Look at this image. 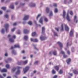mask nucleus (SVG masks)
Instances as JSON below:
<instances>
[{
    "label": "nucleus",
    "instance_id": "f257e3e1",
    "mask_svg": "<svg viewBox=\"0 0 78 78\" xmlns=\"http://www.w3.org/2000/svg\"><path fill=\"white\" fill-rule=\"evenodd\" d=\"M64 27H65V28L66 31H69V28L67 25L66 24H62L61 25V31H64Z\"/></svg>",
    "mask_w": 78,
    "mask_h": 78
},
{
    "label": "nucleus",
    "instance_id": "f03ea898",
    "mask_svg": "<svg viewBox=\"0 0 78 78\" xmlns=\"http://www.w3.org/2000/svg\"><path fill=\"white\" fill-rule=\"evenodd\" d=\"M21 63H22L24 65H25V64H27L28 63V61L26 60L22 62L21 61L18 62L17 64L18 65H21Z\"/></svg>",
    "mask_w": 78,
    "mask_h": 78
},
{
    "label": "nucleus",
    "instance_id": "7ed1b4c3",
    "mask_svg": "<svg viewBox=\"0 0 78 78\" xmlns=\"http://www.w3.org/2000/svg\"><path fill=\"white\" fill-rule=\"evenodd\" d=\"M16 69H22V67H20V66H17L16 68V67H14L12 69V72H13L16 70Z\"/></svg>",
    "mask_w": 78,
    "mask_h": 78
},
{
    "label": "nucleus",
    "instance_id": "20e7f679",
    "mask_svg": "<svg viewBox=\"0 0 78 78\" xmlns=\"http://www.w3.org/2000/svg\"><path fill=\"white\" fill-rule=\"evenodd\" d=\"M29 68L30 67H29V66H27L26 67L25 69H23V70L24 71V73H25L28 72V70H29Z\"/></svg>",
    "mask_w": 78,
    "mask_h": 78
},
{
    "label": "nucleus",
    "instance_id": "39448f33",
    "mask_svg": "<svg viewBox=\"0 0 78 78\" xmlns=\"http://www.w3.org/2000/svg\"><path fill=\"white\" fill-rule=\"evenodd\" d=\"M14 48H20V45L19 44H15L14 46V47L12 46L11 48V49H13Z\"/></svg>",
    "mask_w": 78,
    "mask_h": 78
},
{
    "label": "nucleus",
    "instance_id": "423d86ee",
    "mask_svg": "<svg viewBox=\"0 0 78 78\" xmlns=\"http://www.w3.org/2000/svg\"><path fill=\"white\" fill-rule=\"evenodd\" d=\"M9 27V25H8L7 24H6L4 25V27H5L6 30V32H8V27Z\"/></svg>",
    "mask_w": 78,
    "mask_h": 78
},
{
    "label": "nucleus",
    "instance_id": "0eeeda50",
    "mask_svg": "<svg viewBox=\"0 0 78 78\" xmlns=\"http://www.w3.org/2000/svg\"><path fill=\"white\" fill-rule=\"evenodd\" d=\"M44 17H42L39 20V23H41V24H42V25H43V19H44Z\"/></svg>",
    "mask_w": 78,
    "mask_h": 78
},
{
    "label": "nucleus",
    "instance_id": "6e6552de",
    "mask_svg": "<svg viewBox=\"0 0 78 78\" xmlns=\"http://www.w3.org/2000/svg\"><path fill=\"white\" fill-rule=\"evenodd\" d=\"M29 15H26L24 17L23 19V20H28L29 18Z\"/></svg>",
    "mask_w": 78,
    "mask_h": 78
},
{
    "label": "nucleus",
    "instance_id": "1a4fd4ad",
    "mask_svg": "<svg viewBox=\"0 0 78 78\" xmlns=\"http://www.w3.org/2000/svg\"><path fill=\"white\" fill-rule=\"evenodd\" d=\"M30 40L31 42H38V40H37V39L36 38H35V39L31 38Z\"/></svg>",
    "mask_w": 78,
    "mask_h": 78
},
{
    "label": "nucleus",
    "instance_id": "9d476101",
    "mask_svg": "<svg viewBox=\"0 0 78 78\" xmlns=\"http://www.w3.org/2000/svg\"><path fill=\"white\" fill-rule=\"evenodd\" d=\"M29 6H30V7H34L36 6V4L34 3H31L29 5Z\"/></svg>",
    "mask_w": 78,
    "mask_h": 78
},
{
    "label": "nucleus",
    "instance_id": "9b49d317",
    "mask_svg": "<svg viewBox=\"0 0 78 78\" xmlns=\"http://www.w3.org/2000/svg\"><path fill=\"white\" fill-rule=\"evenodd\" d=\"M57 44H58V45H59L61 48H62L63 47V45H62V43H61V42H57Z\"/></svg>",
    "mask_w": 78,
    "mask_h": 78
},
{
    "label": "nucleus",
    "instance_id": "f8f14e48",
    "mask_svg": "<svg viewBox=\"0 0 78 78\" xmlns=\"http://www.w3.org/2000/svg\"><path fill=\"white\" fill-rule=\"evenodd\" d=\"M66 19H67L68 21H70V17L69 16V13H68L67 14V16H66Z\"/></svg>",
    "mask_w": 78,
    "mask_h": 78
},
{
    "label": "nucleus",
    "instance_id": "ddd939ff",
    "mask_svg": "<svg viewBox=\"0 0 78 78\" xmlns=\"http://www.w3.org/2000/svg\"><path fill=\"white\" fill-rule=\"evenodd\" d=\"M73 35V30L72 29L71 30L70 33V36H72Z\"/></svg>",
    "mask_w": 78,
    "mask_h": 78
},
{
    "label": "nucleus",
    "instance_id": "4468645a",
    "mask_svg": "<svg viewBox=\"0 0 78 78\" xmlns=\"http://www.w3.org/2000/svg\"><path fill=\"white\" fill-rule=\"evenodd\" d=\"M12 60V59L11 58H9L7 60H5V62L6 63H8L9 62V61H11Z\"/></svg>",
    "mask_w": 78,
    "mask_h": 78
},
{
    "label": "nucleus",
    "instance_id": "2eb2a0df",
    "mask_svg": "<svg viewBox=\"0 0 78 78\" xmlns=\"http://www.w3.org/2000/svg\"><path fill=\"white\" fill-rule=\"evenodd\" d=\"M21 72L20 71V70L19 69H18L17 71L16 72V75H19L20 73Z\"/></svg>",
    "mask_w": 78,
    "mask_h": 78
},
{
    "label": "nucleus",
    "instance_id": "dca6fc26",
    "mask_svg": "<svg viewBox=\"0 0 78 78\" xmlns=\"http://www.w3.org/2000/svg\"><path fill=\"white\" fill-rule=\"evenodd\" d=\"M46 37H43L42 36H41L40 37V39L41 40V41H44V40H45V39Z\"/></svg>",
    "mask_w": 78,
    "mask_h": 78
},
{
    "label": "nucleus",
    "instance_id": "f3484780",
    "mask_svg": "<svg viewBox=\"0 0 78 78\" xmlns=\"http://www.w3.org/2000/svg\"><path fill=\"white\" fill-rule=\"evenodd\" d=\"M74 21L75 22L76 21V23H77L78 22V20H77V17H76V16H74Z\"/></svg>",
    "mask_w": 78,
    "mask_h": 78
},
{
    "label": "nucleus",
    "instance_id": "a211bd4d",
    "mask_svg": "<svg viewBox=\"0 0 78 78\" xmlns=\"http://www.w3.org/2000/svg\"><path fill=\"white\" fill-rule=\"evenodd\" d=\"M1 72H6L7 69H4L1 70Z\"/></svg>",
    "mask_w": 78,
    "mask_h": 78
},
{
    "label": "nucleus",
    "instance_id": "6ab92c4d",
    "mask_svg": "<svg viewBox=\"0 0 78 78\" xmlns=\"http://www.w3.org/2000/svg\"><path fill=\"white\" fill-rule=\"evenodd\" d=\"M5 67L7 68V69H10L11 68V67L10 66V65H9V64H7L5 65Z\"/></svg>",
    "mask_w": 78,
    "mask_h": 78
},
{
    "label": "nucleus",
    "instance_id": "aec40b11",
    "mask_svg": "<svg viewBox=\"0 0 78 78\" xmlns=\"http://www.w3.org/2000/svg\"><path fill=\"white\" fill-rule=\"evenodd\" d=\"M71 61V59L70 58H69L67 60H66V62L68 64H69L70 62Z\"/></svg>",
    "mask_w": 78,
    "mask_h": 78
},
{
    "label": "nucleus",
    "instance_id": "412c9836",
    "mask_svg": "<svg viewBox=\"0 0 78 78\" xmlns=\"http://www.w3.org/2000/svg\"><path fill=\"white\" fill-rule=\"evenodd\" d=\"M23 32L25 34H27V33H28V32H29V31L27 30H23Z\"/></svg>",
    "mask_w": 78,
    "mask_h": 78
},
{
    "label": "nucleus",
    "instance_id": "4be33fe9",
    "mask_svg": "<svg viewBox=\"0 0 78 78\" xmlns=\"http://www.w3.org/2000/svg\"><path fill=\"white\" fill-rule=\"evenodd\" d=\"M55 69L57 71H58L59 70V66H56L55 67Z\"/></svg>",
    "mask_w": 78,
    "mask_h": 78
},
{
    "label": "nucleus",
    "instance_id": "5701e85b",
    "mask_svg": "<svg viewBox=\"0 0 78 78\" xmlns=\"http://www.w3.org/2000/svg\"><path fill=\"white\" fill-rule=\"evenodd\" d=\"M24 39L26 40H28V37L27 36H25L24 37Z\"/></svg>",
    "mask_w": 78,
    "mask_h": 78
},
{
    "label": "nucleus",
    "instance_id": "b1692460",
    "mask_svg": "<svg viewBox=\"0 0 78 78\" xmlns=\"http://www.w3.org/2000/svg\"><path fill=\"white\" fill-rule=\"evenodd\" d=\"M54 32V36H58V34L56 33V32L54 31L53 30H52Z\"/></svg>",
    "mask_w": 78,
    "mask_h": 78
},
{
    "label": "nucleus",
    "instance_id": "393cba45",
    "mask_svg": "<svg viewBox=\"0 0 78 78\" xmlns=\"http://www.w3.org/2000/svg\"><path fill=\"white\" fill-rule=\"evenodd\" d=\"M9 8H11V9H14V7L13 5H11L9 6Z\"/></svg>",
    "mask_w": 78,
    "mask_h": 78
},
{
    "label": "nucleus",
    "instance_id": "a878e982",
    "mask_svg": "<svg viewBox=\"0 0 78 78\" xmlns=\"http://www.w3.org/2000/svg\"><path fill=\"white\" fill-rule=\"evenodd\" d=\"M5 31V28H3L1 30V33H4Z\"/></svg>",
    "mask_w": 78,
    "mask_h": 78
},
{
    "label": "nucleus",
    "instance_id": "bb28decb",
    "mask_svg": "<svg viewBox=\"0 0 78 78\" xmlns=\"http://www.w3.org/2000/svg\"><path fill=\"white\" fill-rule=\"evenodd\" d=\"M66 15V11H63V18H65V16Z\"/></svg>",
    "mask_w": 78,
    "mask_h": 78
},
{
    "label": "nucleus",
    "instance_id": "cd10ccee",
    "mask_svg": "<svg viewBox=\"0 0 78 78\" xmlns=\"http://www.w3.org/2000/svg\"><path fill=\"white\" fill-rule=\"evenodd\" d=\"M12 53H13V54H14V55H16L17 54L16 52L14 50H13L12 51Z\"/></svg>",
    "mask_w": 78,
    "mask_h": 78
},
{
    "label": "nucleus",
    "instance_id": "c85d7f7f",
    "mask_svg": "<svg viewBox=\"0 0 78 78\" xmlns=\"http://www.w3.org/2000/svg\"><path fill=\"white\" fill-rule=\"evenodd\" d=\"M9 40L11 42H14V40L12 38H10Z\"/></svg>",
    "mask_w": 78,
    "mask_h": 78
},
{
    "label": "nucleus",
    "instance_id": "c756f323",
    "mask_svg": "<svg viewBox=\"0 0 78 78\" xmlns=\"http://www.w3.org/2000/svg\"><path fill=\"white\" fill-rule=\"evenodd\" d=\"M36 34V32H33L32 34V35L33 36H35Z\"/></svg>",
    "mask_w": 78,
    "mask_h": 78
},
{
    "label": "nucleus",
    "instance_id": "7c9ffc66",
    "mask_svg": "<svg viewBox=\"0 0 78 78\" xmlns=\"http://www.w3.org/2000/svg\"><path fill=\"white\" fill-rule=\"evenodd\" d=\"M53 16V13L51 11L50 13L49 17H50L51 16Z\"/></svg>",
    "mask_w": 78,
    "mask_h": 78
},
{
    "label": "nucleus",
    "instance_id": "2f4dec72",
    "mask_svg": "<svg viewBox=\"0 0 78 78\" xmlns=\"http://www.w3.org/2000/svg\"><path fill=\"white\" fill-rule=\"evenodd\" d=\"M58 9L57 8H55V10H54L55 12V13L58 12Z\"/></svg>",
    "mask_w": 78,
    "mask_h": 78
},
{
    "label": "nucleus",
    "instance_id": "473e14b6",
    "mask_svg": "<svg viewBox=\"0 0 78 78\" xmlns=\"http://www.w3.org/2000/svg\"><path fill=\"white\" fill-rule=\"evenodd\" d=\"M73 72L75 74H78V71L76 70H74Z\"/></svg>",
    "mask_w": 78,
    "mask_h": 78
},
{
    "label": "nucleus",
    "instance_id": "72a5a7b5",
    "mask_svg": "<svg viewBox=\"0 0 78 78\" xmlns=\"http://www.w3.org/2000/svg\"><path fill=\"white\" fill-rule=\"evenodd\" d=\"M44 31H45V27H43L42 28V33H44Z\"/></svg>",
    "mask_w": 78,
    "mask_h": 78
},
{
    "label": "nucleus",
    "instance_id": "f704fd0d",
    "mask_svg": "<svg viewBox=\"0 0 78 78\" xmlns=\"http://www.w3.org/2000/svg\"><path fill=\"white\" fill-rule=\"evenodd\" d=\"M28 24L30 25H31L33 24V23L31 22V21H29L28 22Z\"/></svg>",
    "mask_w": 78,
    "mask_h": 78
},
{
    "label": "nucleus",
    "instance_id": "c9c22d12",
    "mask_svg": "<svg viewBox=\"0 0 78 78\" xmlns=\"http://www.w3.org/2000/svg\"><path fill=\"white\" fill-rule=\"evenodd\" d=\"M46 12L47 13H48L49 12V8H47L46 9Z\"/></svg>",
    "mask_w": 78,
    "mask_h": 78
},
{
    "label": "nucleus",
    "instance_id": "e433bc0d",
    "mask_svg": "<svg viewBox=\"0 0 78 78\" xmlns=\"http://www.w3.org/2000/svg\"><path fill=\"white\" fill-rule=\"evenodd\" d=\"M5 18H8L9 17V16L8 14H6L5 15Z\"/></svg>",
    "mask_w": 78,
    "mask_h": 78
},
{
    "label": "nucleus",
    "instance_id": "4c0bfd02",
    "mask_svg": "<svg viewBox=\"0 0 78 78\" xmlns=\"http://www.w3.org/2000/svg\"><path fill=\"white\" fill-rule=\"evenodd\" d=\"M52 73L53 74H55V73H56V71L55 70L53 69L52 71Z\"/></svg>",
    "mask_w": 78,
    "mask_h": 78
},
{
    "label": "nucleus",
    "instance_id": "58836bf2",
    "mask_svg": "<svg viewBox=\"0 0 78 78\" xmlns=\"http://www.w3.org/2000/svg\"><path fill=\"white\" fill-rule=\"evenodd\" d=\"M1 9L5 11V10L6 9V7H2Z\"/></svg>",
    "mask_w": 78,
    "mask_h": 78
},
{
    "label": "nucleus",
    "instance_id": "ea45409f",
    "mask_svg": "<svg viewBox=\"0 0 78 78\" xmlns=\"http://www.w3.org/2000/svg\"><path fill=\"white\" fill-rule=\"evenodd\" d=\"M41 16V14H39L38 15V16L37 17V19H38V18L40 17Z\"/></svg>",
    "mask_w": 78,
    "mask_h": 78
},
{
    "label": "nucleus",
    "instance_id": "a19ab883",
    "mask_svg": "<svg viewBox=\"0 0 78 78\" xmlns=\"http://www.w3.org/2000/svg\"><path fill=\"white\" fill-rule=\"evenodd\" d=\"M44 21L45 22H47L48 21V19L46 18H44Z\"/></svg>",
    "mask_w": 78,
    "mask_h": 78
},
{
    "label": "nucleus",
    "instance_id": "79ce46f5",
    "mask_svg": "<svg viewBox=\"0 0 78 78\" xmlns=\"http://www.w3.org/2000/svg\"><path fill=\"white\" fill-rule=\"evenodd\" d=\"M53 54L54 55H56L57 53H56V51H55L53 52Z\"/></svg>",
    "mask_w": 78,
    "mask_h": 78
},
{
    "label": "nucleus",
    "instance_id": "37998d69",
    "mask_svg": "<svg viewBox=\"0 0 78 78\" xmlns=\"http://www.w3.org/2000/svg\"><path fill=\"white\" fill-rule=\"evenodd\" d=\"M63 57L65 58H67V55H66L64 54L63 55Z\"/></svg>",
    "mask_w": 78,
    "mask_h": 78
},
{
    "label": "nucleus",
    "instance_id": "c03bdc74",
    "mask_svg": "<svg viewBox=\"0 0 78 78\" xmlns=\"http://www.w3.org/2000/svg\"><path fill=\"white\" fill-rule=\"evenodd\" d=\"M39 63V61H36L35 62L34 64H37Z\"/></svg>",
    "mask_w": 78,
    "mask_h": 78
},
{
    "label": "nucleus",
    "instance_id": "a18cd8bd",
    "mask_svg": "<svg viewBox=\"0 0 78 78\" xmlns=\"http://www.w3.org/2000/svg\"><path fill=\"white\" fill-rule=\"evenodd\" d=\"M59 73H60V74H62V70H60L59 72Z\"/></svg>",
    "mask_w": 78,
    "mask_h": 78
},
{
    "label": "nucleus",
    "instance_id": "49530a36",
    "mask_svg": "<svg viewBox=\"0 0 78 78\" xmlns=\"http://www.w3.org/2000/svg\"><path fill=\"white\" fill-rule=\"evenodd\" d=\"M16 28L14 27L11 30L12 31H14L16 30Z\"/></svg>",
    "mask_w": 78,
    "mask_h": 78
},
{
    "label": "nucleus",
    "instance_id": "de8ad7c7",
    "mask_svg": "<svg viewBox=\"0 0 78 78\" xmlns=\"http://www.w3.org/2000/svg\"><path fill=\"white\" fill-rule=\"evenodd\" d=\"M61 53L63 55H64V54H65V52H64V51H61Z\"/></svg>",
    "mask_w": 78,
    "mask_h": 78
},
{
    "label": "nucleus",
    "instance_id": "09e8293b",
    "mask_svg": "<svg viewBox=\"0 0 78 78\" xmlns=\"http://www.w3.org/2000/svg\"><path fill=\"white\" fill-rule=\"evenodd\" d=\"M5 55V56H8V53L6 52Z\"/></svg>",
    "mask_w": 78,
    "mask_h": 78
},
{
    "label": "nucleus",
    "instance_id": "8fccbe9b",
    "mask_svg": "<svg viewBox=\"0 0 78 78\" xmlns=\"http://www.w3.org/2000/svg\"><path fill=\"white\" fill-rule=\"evenodd\" d=\"M25 3H21L20 4V5L21 6H23V5H25Z\"/></svg>",
    "mask_w": 78,
    "mask_h": 78
},
{
    "label": "nucleus",
    "instance_id": "3c124183",
    "mask_svg": "<svg viewBox=\"0 0 78 78\" xmlns=\"http://www.w3.org/2000/svg\"><path fill=\"white\" fill-rule=\"evenodd\" d=\"M70 15H73V12H72V11H71L70 12Z\"/></svg>",
    "mask_w": 78,
    "mask_h": 78
},
{
    "label": "nucleus",
    "instance_id": "603ef678",
    "mask_svg": "<svg viewBox=\"0 0 78 78\" xmlns=\"http://www.w3.org/2000/svg\"><path fill=\"white\" fill-rule=\"evenodd\" d=\"M55 30H56L57 31H59V28H55Z\"/></svg>",
    "mask_w": 78,
    "mask_h": 78
},
{
    "label": "nucleus",
    "instance_id": "864d4df0",
    "mask_svg": "<svg viewBox=\"0 0 78 78\" xmlns=\"http://www.w3.org/2000/svg\"><path fill=\"white\" fill-rule=\"evenodd\" d=\"M12 37L13 38H14V39H16V35H13V36Z\"/></svg>",
    "mask_w": 78,
    "mask_h": 78
},
{
    "label": "nucleus",
    "instance_id": "5fc2aeb1",
    "mask_svg": "<svg viewBox=\"0 0 78 78\" xmlns=\"http://www.w3.org/2000/svg\"><path fill=\"white\" fill-rule=\"evenodd\" d=\"M17 33L19 34L21 33V32H20V31H18L17 32Z\"/></svg>",
    "mask_w": 78,
    "mask_h": 78
},
{
    "label": "nucleus",
    "instance_id": "6e6d98bb",
    "mask_svg": "<svg viewBox=\"0 0 78 78\" xmlns=\"http://www.w3.org/2000/svg\"><path fill=\"white\" fill-rule=\"evenodd\" d=\"M16 25H17V23H13V25L14 26H16Z\"/></svg>",
    "mask_w": 78,
    "mask_h": 78
},
{
    "label": "nucleus",
    "instance_id": "4d7b16f0",
    "mask_svg": "<svg viewBox=\"0 0 78 78\" xmlns=\"http://www.w3.org/2000/svg\"><path fill=\"white\" fill-rule=\"evenodd\" d=\"M58 76L57 75H55L54 76L53 78H57Z\"/></svg>",
    "mask_w": 78,
    "mask_h": 78
},
{
    "label": "nucleus",
    "instance_id": "13d9d810",
    "mask_svg": "<svg viewBox=\"0 0 78 78\" xmlns=\"http://www.w3.org/2000/svg\"><path fill=\"white\" fill-rule=\"evenodd\" d=\"M67 53L68 55H70V51H67Z\"/></svg>",
    "mask_w": 78,
    "mask_h": 78
},
{
    "label": "nucleus",
    "instance_id": "bf43d9fd",
    "mask_svg": "<svg viewBox=\"0 0 78 78\" xmlns=\"http://www.w3.org/2000/svg\"><path fill=\"white\" fill-rule=\"evenodd\" d=\"M13 78H17V76H14Z\"/></svg>",
    "mask_w": 78,
    "mask_h": 78
},
{
    "label": "nucleus",
    "instance_id": "052dcab7",
    "mask_svg": "<svg viewBox=\"0 0 78 78\" xmlns=\"http://www.w3.org/2000/svg\"><path fill=\"white\" fill-rule=\"evenodd\" d=\"M54 6H57V4H56L54 3Z\"/></svg>",
    "mask_w": 78,
    "mask_h": 78
},
{
    "label": "nucleus",
    "instance_id": "680f3d73",
    "mask_svg": "<svg viewBox=\"0 0 78 78\" xmlns=\"http://www.w3.org/2000/svg\"><path fill=\"white\" fill-rule=\"evenodd\" d=\"M3 14V12L0 10V14Z\"/></svg>",
    "mask_w": 78,
    "mask_h": 78
},
{
    "label": "nucleus",
    "instance_id": "e2e57ef3",
    "mask_svg": "<svg viewBox=\"0 0 78 78\" xmlns=\"http://www.w3.org/2000/svg\"><path fill=\"white\" fill-rule=\"evenodd\" d=\"M8 37H11V35L9 34L8 35Z\"/></svg>",
    "mask_w": 78,
    "mask_h": 78
},
{
    "label": "nucleus",
    "instance_id": "0e129e2a",
    "mask_svg": "<svg viewBox=\"0 0 78 78\" xmlns=\"http://www.w3.org/2000/svg\"><path fill=\"white\" fill-rule=\"evenodd\" d=\"M0 78H3L4 77H3L2 76V75L0 74Z\"/></svg>",
    "mask_w": 78,
    "mask_h": 78
},
{
    "label": "nucleus",
    "instance_id": "69168bd1",
    "mask_svg": "<svg viewBox=\"0 0 78 78\" xmlns=\"http://www.w3.org/2000/svg\"><path fill=\"white\" fill-rule=\"evenodd\" d=\"M3 76H6V74H3Z\"/></svg>",
    "mask_w": 78,
    "mask_h": 78
},
{
    "label": "nucleus",
    "instance_id": "338daca9",
    "mask_svg": "<svg viewBox=\"0 0 78 78\" xmlns=\"http://www.w3.org/2000/svg\"><path fill=\"white\" fill-rule=\"evenodd\" d=\"M18 3H19V2H15V4L16 5H17L18 4Z\"/></svg>",
    "mask_w": 78,
    "mask_h": 78
},
{
    "label": "nucleus",
    "instance_id": "774afa93",
    "mask_svg": "<svg viewBox=\"0 0 78 78\" xmlns=\"http://www.w3.org/2000/svg\"><path fill=\"white\" fill-rule=\"evenodd\" d=\"M22 53H25V51H22Z\"/></svg>",
    "mask_w": 78,
    "mask_h": 78
}]
</instances>
